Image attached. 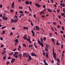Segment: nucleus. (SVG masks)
<instances>
[{"label": "nucleus", "mask_w": 65, "mask_h": 65, "mask_svg": "<svg viewBox=\"0 0 65 65\" xmlns=\"http://www.w3.org/2000/svg\"><path fill=\"white\" fill-rule=\"evenodd\" d=\"M23 46H25V47H27L26 45V44H23Z\"/></svg>", "instance_id": "72a5a7b5"}, {"label": "nucleus", "mask_w": 65, "mask_h": 65, "mask_svg": "<svg viewBox=\"0 0 65 65\" xmlns=\"http://www.w3.org/2000/svg\"><path fill=\"white\" fill-rule=\"evenodd\" d=\"M60 33L61 34H64V32H63V31H60Z\"/></svg>", "instance_id": "a19ab883"}, {"label": "nucleus", "mask_w": 65, "mask_h": 65, "mask_svg": "<svg viewBox=\"0 0 65 65\" xmlns=\"http://www.w3.org/2000/svg\"><path fill=\"white\" fill-rule=\"evenodd\" d=\"M29 2L28 1H26L25 2V4L26 5H28V4H29Z\"/></svg>", "instance_id": "ddd939ff"}, {"label": "nucleus", "mask_w": 65, "mask_h": 65, "mask_svg": "<svg viewBox=\"0 0 65 65\" xmlns=\"http://www.w3.org/2000/svg\"><path fill=\"white\" fill-rule=\"evenodd\" d=\"M62 29L63 30H64V27H63V26H62Z\"/></svg>", "instance_id": "680f3d73"}, {"label": "nucleus", "mask_w": 65, "mask_h": 65, "mask_svg": "<svg viewBox=\"0 0 65 65\" xmlns=\"http://www.w3.org/2000/svg\"><path fill=\"white\" fill-rule=\"evenodd\" d=\"M28 57H29V60H31V56H30L28 55Z\"/></svg>", "instance_id": "5701e85b"}, {"label": "nucleus", "mask_w": 65, "mask_h": 65, "mask_svg": "<svg viewBox=\"0 0 65 65\" xmlns=\"http://www.w3.org/2000/svg\"><path fill=\"white\" fill-rule=\"evenodd\" d=\"M20 13H23V12H22V11H20Z\"/></svg>", "instance_id": "13d9d810"}, {"label": "nucleus", "mask_w": 65, "mask_h": 65, "mask_svg": "<svg viewBox=\"0 0 65 65\" xmlns=\"http://www.w3.org/2000/svg\"><path fill=\"white\" fill-rule=\"evenodd\" d=\"M62 6H63V7H65V4H64L63 3H62Z\"/></svg>", "instance_id": "a18cd8bd"}, {"label": "nucleus", "mask_w": 65, "mask_h": 65, "mask_svg": "<svg viewBox=\"0 0 65 65\" xmlns=\"http://www.w3.org/2000/svg\"><path fill=\"white\" fill-rule=\"evenodd\" d=\"M31 26L32 27V26H33V23H32V22H31Z\"/></svg>", "instance_id": "de8ad7c7"}, {"label": "nucleus", "mask_w": 65, "mask_h": 65, "mask_svg": "<svg viewBox=\"0 0 65 65\" xmlns=\"http://www.w3.org/2000/svg\"><path fill=\"white\" fill-rule=\"evenodd\" d=\"M45 65H48V64H47V63H45Z\"/></svg>", "instance_id": "774afa93"}, {"label": "nucleus", "mask_w": 65, "mask_h": 65, "mask_svg": "<svg viewBox=\"0 0 65 65\" xmlns=\"http://www.w3.org/2000/svg\"><path fill=\"white\" fill-rule=\"evenodd\" d=\"M0 39L1 40H3V38L2 37H1L0 38Z\"/></svg>", "instance_id": "5fc2aeb1"}, {"label": "nucleus", "mask_w": 65, "mask_h": 65, "mask_svg": "<svg viewBox=\"0 0 65 65\" xmlns=\"http://www.w3.org/2000/svg\"><path fill=\"white\" fill-rule=\"evenodd\" d=\"M6 52L5 51H3L2 52V55H4V54H5V53H6Z\"/></svg>", "instance_id": "4468645a"}, {"label": "nucleus", "mask_w": 65, "mask_h": 65, "mask_svg": "<svg viewBox=\"0 0 65 65\" xmlns=\"http://www.w3.org/2000/svg\"><path fill=\"white\" fill-rule=\"evenodd\" d=\"M36 48H37V45H35L34 46Z\"/></svg>", "instance_id": "4d7b16f0"}, {"label": "nucleus", "mask_w": 65, "mask_h": 65, "mask_svg": "<svg viewBox=\"0 0 65 65\" xmlns=\"http://www.w3.org/2000/svg\"><path fill=\"white\" fill-rule=\"evenodd\" d=\"M15 28H14L13 27L11 29L12 30H15Z\"/></svg>", "instance_id": "6e6d98bb"}, {"label": "nucleus", "mask_w": 65, "mask_h": 65, "mask_svg": "<svg viewBox=\"0 0 65 65\" xmlns=\"http://www.w3.org/2000/svg\"><path fill=\"white\" fill-rule=\"evenodd\" d=\"M8 60H9V59H11V58H10V56L8 58Z\"/></svg>", "instance_id": "49530a36"}, {"label": "nucleus", "mask_w": 65, "mask_h": 65, "mask_svg": "<svg viewBox=\"0 0 65 65\" xmlns=\"http://www.w3.org/2000/svg\"><path fill=\"white\" fill-rule=\"evenodd\" d=\"M65 9L63 8V12H64V13H65Z\"/></svg>", "instance_id": "3c124183"}, {"label": "nucleus", "mask_w": 65, "mask_h": 65, "mask_svg": "<svg viewBox=\"0 0 65 65\" xmlns=\"http://www.w3.org/2000/svg\"><path fill=\"white\" fill-rule=\"evenodd\" d=\"M43 8H45V5H43Z\"/></svg>", "instance_id": "69168bd1"}, {"label": "nucleus", "mask_w": 65, "mask_h": 65, "mask_svg": "<svg viewBox=\"0 0 65 65\" xmlns=\"http://www.w3.org/2000/svg\"><path fill=\"white\" fill-rule=\"evenodd\" d=\"M19 9H23V7H21V6H20L19 7Z\"/></svg>", "instance_id": "c9c22d12"}, {"label": "nucleus", "mask_w": 65, "mask_h": 65, "mask_svg": "<svg viewBox=\"0 0 65 65\" xmlns=\"http://www.w3.org/2000/svg\"><path fill=\"white\" fill-rule=\"evenodd\" d=\"M20 16H19V17H20V18H21V17H22V14H20Z\"/></svg>", "instance_id": "e2e57ef3"}, {"label": "nucleus", "mask_w": 65, "mask_h": 65, "mask_svg": "<svg viewBox=\"0 0 65 65\" xmlns=\"http://www.w3.org/2000/svg\"><path fill=\"white\" fill-rule=\"evenodd\" d=\"M29 9L30 10V11H32V10H31V7H28Z\"/></svg>", "instance_id": "7c9ffc66"}, {"label": "nucleus", "mask_w": 65, "mask_h": 65, "mask_svg": "<svg viewBox=\"0 0 65 65\" xmlns=\"http://www.w3.org/2000/svg\"><path fill=\"white\" fill-rule=\"evenodd\" d=\"M14 41L16 42H19V39H16V40H14Z\"/></svg>", "instance_id": "dca6fc26"}, {"label": "nucleus", "mask_w": 65, "mask_h": 65, "mask_svg": "<svg viewBox=\"0 0 65 65\" xmlns=\"http://www.w3.org/2000/svg\"><path fill=\"white\" fill-rule=\"evenodd\" d=\"M44 13V12H42L40 13V14H41L42 13Z\"/></svg>", "instance_id": "4c0bfd02"}, {"label": "nucleus", "mask_w": 65, "mask_h": 65, "mask_svg": "<svg viewBox=\"0 0 65 65\" xmlns=\"http://www.w3.org/2000/svg\"><path fill=\"white\" fill-rule=\"evenodd\" d=\"M59 45V41H57L56 42V45Z\"/></svg>", "instance_id": "6ab92c4d"}, {"label": "nucleus", "mask_w": 65, "mask_h": 65, "mask_svg": "<svg viewBox=\"0 0 65 65\" xmlns=\"http://www.w3.org/2000/svg\"><path fill=\"white\" fill-rule=\"evenodd\" d=\"M43 56H45V53L44 52H43Z\"/></svg>", "instance_id": "603ef678"}, {"label": "nucleus", "mask_w": 65, "mask_h": 65, "mask_svg": "<svg viewBox=\"0 0 65 65\" xmlns=\"http://www.w3.org/2000/svg\"><path fill=\"white\" fill-rule=\"evenodd\" d=\"M19 56L20 57V59H21V54H19Z\"/></svg>", "instance_id": "79ce46f5"}, {"label": "nucleus", "mask_w": 65, "mask_h": 65, "mask_svg": "<svg viewBox=\"0 0 65 65\" xmlns=\"http://www.w3.org/2000/svg\"><path fill=\"white\" fill-rule=\"evenodd\" d=\"M35 4H36V7H37V6L38 8H39V7H41V5H39L37 3H36Z\"/></svg>", "instance_id": "39448f33"}, {"label": "nucleus", "mask_w": 65, "mask_h": 65, "mask_svg": "<svg viewBox=\"0 0 65 65\" xmlns=\"http://www.w3.org/2000/svg\"><path fill=\"white\" fill-rule=\"evenodd\" d=\"M0 8H2V5L1 4L0 5Z\"/></svg>", "instance_id": "bf43d9fd"}, {"label": "nucleus", "mask_w": 65, "mask_h": 65, "mask_svg": "<svg viewBox=\"0 0 65 65\" xmlns=\"http://www.w3.org/2000/svg\"><path fill=\"white\" fill-rule=\"evenodd\" d=\"M23 29L24 30H25V29H26V30H28V27H24Z\"/></svg>", "instance_id": "a211bd4d"}, {"label": "nucleus", "mask_w": 65, "mask_h": 65, "mask_svg": "<svg viewBox=\"0 0 65 65\" xmlns=\"http://www.w3.org/2000/svg\"><path fill=\"white\" fill-rule=\"evenodd\" d=\"M23 57H27V54L26 53H23Z\"/></svg>", "instance_id": "f8f14e48"}, {"label": "nucleus", "mask_w": 65, "mask_h": 65, "mask_svg": "<svg viewBox=\"0 0 65 65\" xmlns=\"http://www.w3.org/2000/svg\"><path fill=\"white\" fill-rule=\"evenodd\" d=\"M53 25H55L56 24V22H54L53 23Z\"/></svg>", "instance_id": "8fccbe9b"}, {"label": "nucleus", "mask_w": 65, "mask_h": 65, "mask_svg": "<svg viewBox=\"0 0 65 65\" xmlns=\"http://www.w3.org/2000/svg\"><path fill=\"white\" fill-rule=\"evenodd\" d=\"M29 3L30 4H32V2L31 1H30L29 2Z\"/></svg>", "instance_id": "338daca9"}, {"label": "nucleus", "mask_w": 65, "mask_h": 65, "mask_svg": "<svg viewBox=\"0 0 65 65\" xmlns=\"http://www.w3.org/2000/svg\"><path fill=\"white\" fill-rule=\"evenodd\" d=\"M27 41H28L30 43H31V40H27Z\"/></svg>", "instance_id": "f704fd0d"}, {"label": "nucleus", "mask_w": 65, "mask_h": 65, "mask_svg": "<svg viewBox=\"0 0 65 65\" xmlns=\"http://www.w3.org/2000/svg\"><path fill=\"white\" fill-rule=\"evenodd\" d=\"M23 38L24 39H26V40H27V39L26 38V37L25 36H24L23 37Z\"/></svg>", "instance_id": "b1692460"}, {"label": "nucleus", "mask_w": 65, "mask_h": 65, "mask_svg": "<svg viewBox=\"0 0 65 65\" xmlns=\"http://www.w3.org/2000/svg\"><path fill=\"white\" fill-rule=\"evenodd\" d=\"M58 10H57V11L58 13H59V12H60V9H59Z\"/></svg>", "instance_id": "864d4df0"}, {"label": "nucleus", "mask_w": 65, "mask_h": 65, "mask_svg": "<svg viewBox=\"0 0 65 65\" xmlns=\"http://www.w3.org/2000/svg\"><path fill=\"white\" fill-rule=\"evenodd\" d=\"M44 41H45L46 40V38H43Z\"/></svg>", "instance_id": "bb28decb"}, {"label": "nucleus", "mask_w": 65, "mask_h": 65, "mask_svg": "<svg viewBox=\"0 0 65 65\" xmlns=\"http://www.w3.org/2000/svg\"><path fill=\"white\" fill-rule=\"evenodd\" d=\"M31 32L32 34V36H35V34H34V32L33 30H31Z\"/></svg>", "instance_id": "9d476101"}, {"label": "nucleus", "mask_w": 65, "mask_h": 65, "mask_svg": "<svg viewBox=\"0 0 65 65\" xmlns=\"http://www.w3.org/2000/svg\"><path fill=\"white\" fill-rule=\"evenodd\" d=\"M14 2H13L12 3V6H11V8H14Z\"/></svg>", "instance_id": "0eeeda50"}, {"label": "nucleus", "mask_w": 65, "mask_h": 65, "mask_svg": "<svg viewBox=\"0 0 65 65\" xmlns=\"http://www.w3.org/2000/svg\"><path fill=\"white\" fill-rule=\"evenodd\" d=\"M28 39H27V40H30V37H28Z\"/></svg>", "instance_id": "2f4dec72"}, {"label": "nucleus", "mask_w": 65, "mask_h": 65, "mask_svg": "<svg viewBox=\"0 0 65 65\" xmlns=\"http://www.w3.org/2000/svg\"><path fill=\"white\" fill-rule=\"evenodd\" d=\"M52 41H53V42H54V43H55V40H54V38H52Z\"/></svg>", "instance_id": "a878e982"}, {"label": "nucleus", "mask_w": 65, "mask_h": 65, "mask_svg": "<svg viewBox=\"0 0 65 65\" xmlns=\"http://www.w3.org/2000/svg\"><path fill=\"white\" fill-rule=\"evenodd\" d=\"M14 61H15V59L12 58L11 61V63H12L13 62H14Z\"/></svg>", "instance_id": "9b49d317"}, {"label": "nucleus", "mask_w": 65, "mask_h": 65, "mask_svg": "<svg viewBox=\"0 0 65 65\" xmlns=\"http://www.w3.org/2000/svg\"><path fill=\"white\" fill-rule=\"evenodd\" d=\"M31 55L32 56H36V57H37V55H36L35 54L33 53H31Z\"/></svg>", "instance_id": "6e6552de"}, {"label": "nucleus", "mask_w": 65, "mask_h": 65, "mask_svg": "<svg viewBox=\"0 0 65 65\" xmlns=\"http://www.w3.org/2000/svg\"><path fill=\"white\" fill-rule=\"evenodd\" d=\"M4 46V45H2L1 46V48H2V47H3Z\"/></svg>", "instance_id": "37998d69"}, {"label": "nucleus", "mask_w": 65, "mask_h": 65, "mask_svg": "<svg viewBox=\"0 0 65 65\" xmlns=\"http://www.w3.org/2000/svg\"><path fill=\"white\" fill-rule=\"evenodd\" d=\"M24 12L25 13H28L29 12H27L26 11H25Z\"/></svg>", "instance_id": "09e8293b"}, {"label": "nucleus", "mask_w": 65, "mask_h": 65, "mask_svg": "<svg viewBox=\"0 0 65 65\" xmlns=\"http://www.w3.org/2000/svg\"><path fill=\"white\" fill-rule=\"evenodd\" d=\"M57 61L58 62H59V63H60V59H58L57 60Z\"/></svg>", "instance_id": "473e14b6"}, {"label": "nucleus", "mask_w": 65, "mask_h": 65, "mask_svg": "<svg viewBox=\"0 0 65 65\" xmlns=\"http://www.w3.org/2000/svg\"><path fill=\"white\" fill-rule=\"evenodd\" d=\"M13 34V33L12 32H11L10 33V35H12Z\"/></svg>", "instance_id": "0e129e2a"}, {"label": "nucleus", "mask_w": 65, "mask_h": 65, "mask_svg": "<svg viewBox=\"0 0 65 65\" xmlns=\"http://www.w3.org/2000/svg\"><path fill=\"white\" fill-rule=\"evenodd\" d=\"M5 31L4 30H3V34H4V33H5Z\"/></svg>", "instance_id": "e433bc0d"}, {"label": "nucleus", "mask_w": 65, "mask_h": 65, "mask_svg": "<svg viewBox=\"0 0 65 65\" xmlns=\"http://www.w3.org/2000/svg\"><path fill=\"white\" fill-rule=\"evenodd\" d=\"M53 54V57L56 60V53H54Z\"/></svg>", "instance_id": "423d86ee"}, {"label": "nucleus", "mask_w": 65, "mask_h": 65, "mask_svg": "<svg viewBox=\"0 0 65 65\" xmlns=\"http://www.w3.org/2000/svg\"><path fill=\"white\" fill-rule=\"evenodd\" d=\"M13 56H14V57H15V58H17L18 57V56L17 55H16V56L14 55V54L13 55Z\"/></svg>", "instance_id": "aec40b11"}, {"label": "nucleus", "mask_w": 65, "mask_h": 65, "mask_svg": "<svg viewBox=\"0 0 65 65\" xmlns=\"http://www.w3.org/2000/svg\"><path fill=\"white\" fill-rule=\"evenodd\" d=\"M49 36L50 37H53V35H52V33H50Z\"/></svg>", "instance_id": "2eb2a0df"}, {"label": "nucleus", "mask_w": 65, "mask_h": 65, "mask_svg": "<svg viewBox=\"0 0 65 65\" xmlns=\"http://www.w3.org/2000/svg\"><path fill=\"white\" fill-rule=\"evenodd\" d=\"M48 46H49V45H48L47 46L46 45V46L45 47V51L46 52H48Z\"/></svg>", "instance_id": "7ed1b4c3"}, {"label": "nucleus", "mask_w": 65, "mask_h": 65, "mask_svg": "<svg viewBox=\"0 0 65 65\" xmlns=\"http://www.w3.org/2000/svg\"><path fill=\"white\" fill-rule=\"evenodd\" d=\"M38 42L39 44H40V45H41V46L42 47H43V46H44V45H43V43H42L41 42H40V41H39V40H38Z\"/></svg>", "instance_id": "f03ea898"}, {"label": "nucleus", "mask_w": 65, "mask_h": 65, "mask_svg": "<svg viewBox=\"0 0 65 65\" xmlns=\"http://www.w3.org/2000/svg\"><path fill=\"white\" fill-rule=\"evenodd\" d=\"M17 50V48H15V49H13V51L15 52V51H16Z\"/></svg>", "instance_id": "ea45409f"}, {"label": "nucleus", "mask_w": 65, "mask_h": 65, "mask_svg": "<svg viewBox=\"0 0 65 65\" xmlns=\"http://www.w3.org/2000/svg\"><path fill=\"white\" fill-rule=\"evenodd\" d=\"M11 12H13V11L12 10H10Z\"/></svg>", "instance_id": "052dcab7"}, {"label": "nucleus", "mask_w": 65, "mask_h": 65, "mask_svg": "<svg viewBox=\"0 0 65 65\" xmlns=\"http://www.w3.org/2000/svg\"><path fill=\"white\" fill-rule=\"evenodd\" d=\"M47 11H49V12H52V11L51 10H50L48 8L47 9Z\"/></svg>", "instance_id": "f3484780"}, {"label": "nucleus", "mask_w": 65, "mask_h": 65, "mask_svg": "<svg viewBox=\"0 0 65 65\" xmlns=\"http://www.w3.org/2000/svg\"><path fill=\"white\" fill-rule=\"evenodd\" d=\"M16 19H16L15 20V22H17V20H19V19H18V18H16Z\"/></svg>", "instance_id": "58836bf2"}, {"label": "nucleus", "mask_w": 65, "mask_h": 65, "mask_svg": "<svg viewBox=\"0 0 65 65\" xmlns=\"http://www.w3.org/2000/svg\"><path fill=\"white\" fill-rule=\"evenodd\" d=\"M39 29H40V28L37 27V26H36L34 27V30H38V31H39Z\"/></svg>", "instance_id": "f257e3e1"}, {"label": "nucleus", "mask_w": 65, "mask_h": 65, "mask_svg": "<svg viewBox=\"0 0 65 65\" xmlns=\"http://www.w3.org/2000/svg\"><path fill=\"white\" fill-rule=\"evenodd\" d=\"M45 56L47 58H48V55L47 54V53H45Z\"/></svg>", "instance_id": "1a4fd4ad"}, {"label": "nucleus", "mask_w": 65, "mask_h": 65, "mask_svg": "<svg viewBox=\"0 0 65 65\" xmlns=\"http://www.w3.org/2000/svg\"><path fill=\"white\" fill-rule=\"evenodd\" d=\"M6 57H3V60H6Z\"/></svg>", "instance_id": "c85d7f7f"}, {"label": "nucleus", "mask_w": 65, "mask_h": 65, "mask_svg": "<svg viewBox=\"0 0 65 65\" xmlns=\"http://www.w3.org/2000/svg\"><path fill=\"white\" fill-rule=\"evenodd\" d=\"M2 19L4 20H5V21H7V20H8V18L5 17V16H3L2 17Z\"/></svg>", "instance_id": "20e7f679"}, {"label": "nucleus", "mask_w": 65, "mask_h": 65, "mask_svg": "<svg viewBox=\"0 0 65 65\" xmlns=\"http://www.w3.org/2000/svg\"><path fill=\"white\" fill-rule=\"evenodd\" d=\"M6 26L3 27L1 29H2V30H3V29H4L5 28H6Z\"/></svg>", "instance_id": "cd10ccee"}, {"label": "nucleus", "mask_w": 65, "mask_h": 65, "mask_svg": "<svg viewBox=\"0 0 65 65\" xmlns=\"http://www.w3.org/2000/svg\"><path fill=\"white\" fill-rule=\"evenodd\" d=\"M40 41L42 42H43V39H42V38H40Z\"/></svg>", "instance_id": "393cba45"}, {"label": "nucleus", "mask_w": 65, "mask_h": 65, "mask_svg": "<svg viewBox=\"0 0 65 65\" xmlns=\"http://www.w3.org/2000/svg\"><path fill=\"white\" fill-rule=\"evenodd\" d=\"M18 52H15V53H14V55H18Z\"/></svg>", "instance_id": "4be33fe9"}, {"label": "nucleus", "mask_w": 65, "mask_h": 65, "mask_svg": "<svg viewBox=\"0 0 65 65\" xmlns=\"http://www.w3.org/2000/svg\"><path fill=\"white\" fill-rule=\"evenodd\" d=\"M13 52H12V53H10L9 54V55H12V54H13Z\"/></svg>", "instance_id": "c03bdc74"}, {"label": "nucleus", "mask_w": 65, "mask_h": 65, "mask_svg": "<svg viewBox=\"0 0 65 65\" xmlns=\"http://www.w3.org/2000/svg\"><path fill=\"white\" fill-rule=\"evenodd\" d=\"M33 46V45H29V48H31V47H32Z\"/></svg>", "instance_id": "412c9836"}, {"label": "nucleus", "mask_w": 65, "mask_h": 65, "mask_svg": "<svg viewBox=\"0 0 65 65\" xmlns=\"http://www.w3.org/2000/svg\"><path fill=\"white\" fill-rule=\"evenodd\" d=\"M9 63H10V62L9 61H7V65H8L9 64Z\"/></svg>", "instance_id": "c756f323"}]
</instances>
